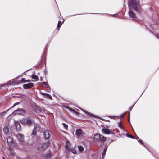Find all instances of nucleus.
<instances>
[{"label": "nucleus", "instance_id": "nucleus-36", "mask_svg": "<svg viewBox=\"0 0 159 159\" xmlns=\"http://www.w3.org/2000/svg\"><path fill=\"white\" fill-rule=\"evenodd\" d=\"M120 117L121 118H123L124 117V115H121Z\"/></svg>", "mask_w": 159, "mask_h": 159}, {"label": "nucleus", "instance_id": "nucleus-2", "mask_svg": "<svg viewBox=\"0 0 159 159\" xmlns=\"http://www.w3.org/2000/svg\"><path fill=\"white\" fill-rule=\"evenodd\" d=\"M50 142H47L43 143L42 145H40L38 147V150L39 151H42L45 150L49 145Z\"/></svg>", "mask_w": 159, "mask_h": 159}, {"label": "nucleus", "instance_id": "nucleus-9", "mask_svg": "<svg viewBox=\"0 0 159 159\" xmlns=\"http://www.w3.org/2000/svg\"><path fill=\"white\" fill-rule=\"evenodd\" d=\"M34 84L32 83H29L28 84H25L23 85V87L25 89H28L32 87Z\"/></svg>", "mask_w": 159, "mask_h": 159}, {"label": "nucleus", "instance_id": "nucleus-22", "mask_svg": "<svg viewBox=\"0 0 159 159\" xmlns=\"http://www.w3.org/2000/svg\"><path fill=\"white\" fill-rule=\"evenodd\" d=\"M78 148L79 150L80 151H83L84 150V148L83 147L81 146H78Z\"/></svg>", "mask_w": 159, "mask_h": 159}, {"label": "nucleus", "instance_id": "nucleus-5", "mask_svg": "<svg viewBox=\"0 0 159 159\" xmlns=\"http://www.w3.org/2000/svg\"><path fill=\"white\" fill-rule=\"evenodd\" d=\"M83 134L81 130L79 129L76 130L75 135L77 137L81 138L83 136Z\"/></svg>", "mask_w": 159, "mask_h": 159}, {"label": "nucleus", "instance_id": "nucleus-6", "mask_svg": "<svg viewBox=\"0 0 159 159\" xmlns=\"http://www.w3.org/2000/svg\"><path fill=\"white\" fill-rule=\"evenodd\" d=\"M102 131L103 133L106 134H113V132L112 130L105 128L102 129Z\"/></svg>", "mask_w": 159, "mask_h": 159}, {"label": "nucleus", "instance_id": "nucleus-35", "mask_svg": "<svg viewBox=\"0 0 159 159\" xmlns=\"http://www.w3.org/2000/svg\"><path fill=\"white\" fill-rule=\"evenodd\" d=\"M30 81H31V80H26V82H29Z\"/></svg>", "mask_w": 159, "mask_h": 159}, {"label": "nucleus", "instance_id": "nucleus-1", "mask_svg": "<svg viewBox=\"0 0 159 159\" xmlns=\"http://www.w3.org/2000/svg\"><path fill=\"white\" fill-rule=\"evenodd\" d=\"M128 5L129 7V15L130 18L133 20H136V17L134 14L131 11L134 9L135 11H138L139 8L138 0H129Z\"/></svg>", "mask_w": 159, "mask_h": 159}, {"label": "nucleus", "instance_id": "nucleus-25", "mask_svg": "<svg viewBox=\"0 0 159 159\" xmlns=\"http://www.w3.org/2000/svg\"><path fill=\"white\" fill-rule=\"evenodd\" d=\"M107 148H104L102 152V156H104L106 154V151H107Z\"/></svg>", "mask_w": 159, "mask_h": 159}, {"label": "nucleus", "instance_id": "nucleus-30", "mask_svg": "<svg viewBox=\"0 0 159 159\" xmlns=\"http://www.w3.org/2000/svg\"><path fill=\"white\" fill-rule=\"evenodd\" d=\"M119 127L121 128V129H122L123 128V127H122V123L121 122H120L119 123Z\"/></svg>", "mask_w": 159, "mask_h": 159}, {"label": "nucleus", "instance_id": "nucleus-19", "mask_svg": "<svg viewBox=\"0 0 159 159\" xmlns=\"http://www.w3.org/2000/svg\"><path fill=\"white\" fill-rule=\"evenodd\" d=\"M100 139V141H102L103 142L105 141L106 140V138L102 135H101Z\"/></svg>", "mask_w": 159, "mask_h": 159}, {"label": "nucleus", "instance_id": "nucleus-34", "mask_svg": "<svg viewBox=\"0 0 159 159\" xmlns=\"http://www.w3.org/2000/svg\"><path fill=\"white\" fill-rule=\"evenodd\" d=\"M138 142H139V143H140L141 144H143V143L142 142L141 140H138Z\"/></svg>", "mask_w": 159, "mask_h": 159}, {"label": "nucleus", "instance_id": "nucleus-23", "mask_svg": "<svg viewBox=\"0 0 159 159\" xmlns=\"http://www.w3.org/2000/svg\"><path fill=\"white\" fill-rule=\"evenodd\" d=\"M62 125H63L65 129L66 130H67L68 129V126H67V125L66 124H65L64 123H62Z\"/></svg>", "mask_w": 159, "mask_h": 159}, {"label": "nucleus", "instance_id": "nucleus-12", "mask_svg": "<svg viewBox=\"0 0 159 159\" xmlns=\"http://www.w3.org/2000/svg\"><path fill=\"white\" fill-rule=\"evenodd\" d=\"M17 84L16 80H12L6 83L7 85H15Z\"/></svg>", "mask_w": 159, "mask_h": 159}, {"label": "nucleus", "instance_id": "nucleus-8", "mask_svg": "<svg viewBox=\"0 0 159 159\" xmlns=\"http://www.w3.org/2000/svg\"><path fill=\"white\" fill-rule=\"evenodd\" d=\"M16 136L20 141H23L24 139V136L22 134L19 133L16 135Z\"/></svg>", "mask_w": 159, "mask_h": 159}, {"label": "nucleus", "instance_id": "nucleus-28", "mask_svg": "<svg viewBox=\"0 0 159 159\" xmlns=\"http://www.w3.org/2000/svg\"><path fill=\"white\" fill-rule=\"evenodd\" d=\"M71 152L73 154H76V151L74 149H72L71 150Z\"/></svg>", "mask_w": 159, "mask_h": 159}, {"label": "nucleus", "instance_id": "nucleus-16", "mask_svg": "<svg viewBox=\"0 0 159 159\" xmlns=\"http://www.w3.org/2000/svg\"><path fill=\"white\" fill-rule=\"evenodd\" d=\"M40 93L42 94L45 96L46 97H47V98H48L50 99H52V97H51V95H50L49 94L45 93H43L42 92H41Z\"/></svg>", "mask_w": 159, "mask_h": 159}, {"label": "nucleus", "instance_id": "nucleus-33", "mask_svg": "<svg viewBox=\"0 0 159 159\" xmlns=\"http://www.w3.org/2000/svg\"><path fill=\"white\" fill-rule=\"evenodd\" d=\"M119 117H117V116H111V118H112L113 119H116V118H119Z\"/></svg>", "mask_w": 159, "mask_h": 159}, {"label": "nucleus", "instance_id": "nucleus-40", "mask_svg": "<svg viewBox=\"0 0 159 159\" xmlns=\"http://www.w3.org/2000/svg\"><path fill=\"white\" fill-rule=\"evenodd\" d=\"M117 16V15H112V16Z\"/></svg>", "mask_w": 159, "mask_h": 159}, {"label": "nucleus", "instance_id": "nucleus-37", "mask_svg": "<svg viewBox=\"0 0 159 159\" xmlns=\"http://www.w3.org/2000/svg\"><path fill=\"white\" fill-rule=\"evenodd\" d=\"M129 117H130V116L129 115V117H128V122H130Z\"/></svg>", "mask_w": 159, "mask_h": 159}, {"label": "nucleus", "instance_id": "nucleus-24", "mask_svg": "<svg viewBox=\"0 0 159 159\" xmlns=\"http://www.w3.org/2000/svg\"><path fill=\"white\" fill-rule=\"evenodd\" d=\"M61 25H62L61 22L59 20L58 21V25H57V28H59L61 27Z\"/></svg>", "mask_w": 159, "mask_h": 159}, {"label": "nucleus", "instance_id": "nucleus-15", "mask_svg": "<svg viewBox=\"0 0 159 159\" xmlns=\"http://www.w3.org/2000/svg\"><path fill=\"white\" fill-rule=\"evenodd\" d=\"M7 142L9 144H11L13 143V140L11 137H9L7 138Z\"/></svg>", "mask_w": 159, "mask_h": 159}, {"label": "nucleus", "instance_id": "nucleus-14", "mask_svg": "<svg viewBox=\"0 0 159 159\" xmlns=\"http://www.w3.org/2000/svg\"><path fill=\"white\" fill-rule=\"evenodd\" d=\"M39 128V127L38 126L36 125L34 127V128L32 132V134L33 135H35L36 134V131L39 130L38 129Z\"/></svg>", "mask_w": 159, "mask_h": 159}, {"label": "nucleus", "instance_id": "nucleus-11", "mask_svg": "<svg viewBox=\"0 0 159 159\" xmlns=\"http://www.w3.org/2000/svg\"><path fill=\"white\" fill-rule=\"evenodd\" d=\"M42 157L45 159H50L51 154L49 152H47L46 154L43 155Z\"/></svg>", "mask_w": 159, "mask_h": 159}, {"label": "nucleus", "instance_id": "nucleus-17", "mask_svg": "<svg viewBox=\"0 0 159 159\" xmlns=\"http://www.w3.org/2000/svg\"><path fill=\"white\" fill-rule=\"evenodd\" d=\"M82 111H84V113H86L87 115L89 116H90V117H94V115L91 113H90L88 111H84V110H82Z\"/></svg>", "mask_w": 159, "mask_h": 159}, {"label": "nucleus", "instance_id": "nucleus-27", "mask_svg": "<svg viewBox=\"0 0 159 159\" xmlns=\"http://www.w3.org/2000/svg\"><path fill=\"white\" fill-rule=\"evenodd\" d=\"M36 110L39 112H41L42 111L41 108L39 107H37L36 108Z\"/></svg>", "mask_w": 159, "mask_h": 159}, {"label": "nucleus", "instance_id": "nucleus-13", "mask_svg": "<svg viewBox=\"0 0 159 159\" xmlns=\"http://www.w3.org/2000/svg\"><path fill=\"white\" fill-rule=\"evenodd\" d=\"M15 124L16 129L18 130H20L21 129V126L20 123L17 121H15Z\"/></svg>", "mask_w": 159, "mask_h": 159}, {"label": "nucleus", "instance_id": "nucleus-7", "mask_svg": "<svg viewBox=\"0 0 159 159\" xmlns=\"http://www.w3.org/2000/svg\"><path fill=\"white\" fill-rule=\"evenodd\" d=\"M51 134V133L48 130H46L44 132V136L45 139L49 138Z\"/></svg>", "mask_w": 159, "mask_h": 159}, {"label": "nucleus", "instance_id": "nucleus-4", "mask_svg": "<svg viewBox=\"0 0 159 159\" xmlns=\"http://www.w3.org/2000/svg\"><path fill=\"white\" fill-rule=\"evenodd\" d=\"M25 113V111L21 109H19L16 110L13 113V114L14 115L17 114L24 115Z\"/></svg>", "mask_w": 159, "mask_h": 159}, {"label": "nucleus", "instance_id": "nucleus-26", "mask_svg": "<svg viewBox=\"0 0 159 159\" xmlns=\"http://www.w3.org/2000/svg\"><path fill=\"white\" fill-rule=\"evenodd\" d=\"M127 137H129V138H132V139H134V137L132 135H131V134H130L129 133H127Z\"/></svg>", "mask_w": 159, "mask_h": 159}, {"label": "nucleus", "instance_id": "nucleus-32", "mask_svg": "<svg viewBox=\"0 0 159 159\" xmlns=\"http://www.w3.org/2000/svg\"><path fill=\"white\" fill-rule=\"evenodd\" d=\"M10 155L12 156H14L15 155V154L13 152H11L10 153Z\"/></svg>", "mask_w": 159, "mask_h": 159}, {"label": "nucleus", "instance_id": "nucleus-38", "mask_svg": "<svg viewBox=\"0 0 159 159\" xmlns=\"http://www.w3.org/2000/svg\"><path fill=\"white\" fill-rule=\"evenodd\" d=\"M156 37L158 39H159V34L156 35Z\"/></svg>", "mask_w": 159, "mask_h": 159}, {"label": "nucleus", "instance_id": "nucleus-3", "mask_svg": "<svg viewBox=\"0 0 159 159\" xmlns=\"http://www.w3.org/2000/svg\"><path fill=\"white\" fill-rule=\"evenodd\" d=\"M21 123L24 125H30L32 123V121L29 117H27L26 119L23 118L20 120Z\"/></svg>", "mask_w": 159, "mask_h": 159}, {"label": "nucleus", "instance_id": "nucleus-29", "mask_svg": "<svg viewBox=\"0 0 159 159\" xmlns=\"http://www.w3.org/2000/svg\"><path fill=\"white\" fill-rule=\"evenodd\" d=\"M26 80L25 79V78H23L22 80H21V82L23 83H26Z\"/></svg>", "mask_w": 159, "mask_h": 159}, {"label": "nucleus", "instance_id": "nucleus-41", "mask_svg": "<svg viewBox=\"0 0 159 159\" xmlns=\"http://www.w3.org/2000/svg\"><path fill=\"white\" fill-rule=\"evenodd\" d=\"M2 159H5V158L4 157H2Z\"/></svg>", "mask_w": 159, "mask_h": 159}, {"label": "nucleus", "instance_id": "nucleus-20", "mask_svg": "<svg viewBox=\"0 0 159 159\" xmlns=\"http://www.w3.org/2000/svg\"><path fill=\"white\" fill-rule=\"evenodd\" d=\"M31 77L33 79H35L36 80L38 79V78L37 76L34 74L32 75Z\"/></svg>", "mask_w": 159, "mask_h": 159}, {"label": "nucleus", "instance_id": "nucleus-21", "mask_svg": "<svg viewBox=\"0 0 159 159\" xmlns=\"http://www.w3.org/2000/svg\"><path fill=\"white\" fill-rule=\"evenodd\" d=\"M41 84L44 85V87H45L48 88L49 86L48 83L47 82H42Z\"/></svg>", "mask_w": 159, "mask_h": 159}, {"label": "nucleus", "instance_id": "nucleus-39", "mask_svg": "<svg viewBox=\"0 0 159 159\" xmlns=\"http://www.w3.org/2000/svg\"><path fill=\"white\" fill-rule=\"evenodd\" d=\"M65 147L67 149H68V148L66 145V146Z\"/></svg>", "mask_w": 159, "mask_h": 159}, {"label": "nucleus", "instance_id": "nucleus-10", "mask_svg": "<svg viewBox=\"0 0 159 159\" xmlns=\"http://www.w3.org/2000/svg\"><path fill=\"white\" fill-rule=\"evenodd\" d=\"M101 135L97 134L94 136V140L95 141H100Z\"/></svg>", "mask_w": 159, "mask_h": 159}, {"label": "nucleus", "instance_id": "nucleus-18", "mask_svg": "<svg viewBox=\"0 0 159 159\" xmlns=\"http://www.w3.org/2000/svg\"><path fill=\"white\" fill-rule=\"evenodd\" d=\"M3 131L5 134H7L9 131V128L7 127H5L3 128Z\"/></svg>", "mask_w": 159, "mask_h": 159}, {"label": "nucleus", "instance_id": "nucleus-31", "mask_svg": "<svg viewBox=\"0 0 159 159\" xmlns=\"http://www.w3.org/2000/svg\"><path fill=\"white\" fill-rule=\"evenodd\" d=\"M69 110L70 112H74L75 113H76V112L75 111L72 109L70 108Z\"/></svg>", "mask_w": 159, "mask_h": 159}]
</instances>
